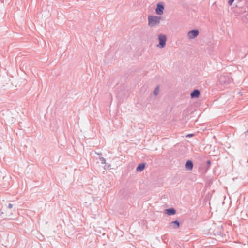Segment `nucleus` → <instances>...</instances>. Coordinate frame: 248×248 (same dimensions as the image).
Segmentation results:
<instances>
[{"mask_svg":"<svg viewBox=\"0 0 248 248\" xmlns=\"http://www.w3.org/2000/svg\"><path fill=\"white\" fill-rule=\"evenodd\" d=\"M161 18L160 16L149 15L148 16V25L150 27L158 25L160 22Z\"/></svg>","mask_w":248,"mask_h":248,"instance_id":"obj_1","label":"nucleus"},{"mask_svg":"<svg viewBox=\"0 0 248 248\" xmlns=\"http://www.w3.org/2000/svg\"><path fill=\"white\" fill-rule=\"evenodd\" d=\"M218 80L219 83L222 85H228L232 82V78L227 75H221Z\"/></svg>","mask_w":248,"mask_h":248,"instance_id":"obj_2","label":"nucleus"},{"mask_svg":"<svg viewBox=\"0 0 248 248\" xmlns=\"http://www.w3.org/2000/svg\"><path fill=\"white\" fill-rule=\"evenodd\" d=\"M159 44L157 45L160 48H164L166 46L167 37L165 35L160 34L158 35Z\"/></svg>","mask_w":248,"mask_h":248,"instance_id":"obj_3","label":"nucleus"},{"mask_svg":"<svg viewBox=\"0 0 248 248\" xmlns=\"http://www.w3.org/2000/svg\"><path fill=\"white\" fill-rule=\"evenodd\" d=\"M164 6L163 3L159 2L157 4L156 8L155 10L157 15H161L163 14Z\"/></svg>","mask_w":248,"mask_h":248,"instance_id":"obj_4","label":"nucleus"},{"mask_svg":"<svg viewBox=\"0 0 248 248\" xmlns=\"http://www.w3.org/2000/svg\"><path fill=\"white\" fill-rule=\"evenodd\" d=\"M199 32L197 29H193L188 32V36L189 39H194L199 35Z\"/></svg>","mask_w":248,"mask_h":248,"instance_id":"obj_5","label":"nucleus"},{"mask_svg":"<svg viewBox=\"0 0 248 248\" xmlns=\"http://www.w3.org/2000/svg\"><path fill=\"white\" fill-rule=\"evenodd\" d=\"M200 95V92L198 89H194L191 93V98H198Z\"/></svg>","mask_w":248,"mask_h":248,"instance_id":"obj_6","label":"nucleus"},{"mask_svg":"<svg viewBox=\"0 0 248 248\" xmlns=\"http://www.w3.org/2000/svg\"><path fill=\"white\" fill-rule=\"evenodd\" d=\"M170 227L173 229H177L180 227V222L178 220H175L170 223Z\"/></svg>","mask_w":248,"mask_h":248,"instance_id":"obj_7","label":"nucleus"},{"mask_svg":"<svg viewBox=\"0 0 248 248\" xmlns=\"http://www.w3.org/2000/svg\"><path fill=\"white\" fill-rule=\"evenodd\" d=\"M185 168L188 170H192L193 168V163L190 160H187L185 164Z\"/></svg>","mask_w":248,"mask_h":248,"instance_id":"obj_8","label":"nucleus"},{"mask_svg":"<svg viewBox=\"0 0 248 248\" xmlns=\"http://www.w3.org/2000/svg\"><path fill=\"white\" fill-rule=\"evenodd\" d=\"M176 210L174 208H169L165 210V213L168 215L171 216L175 214Z\"/></svg>","mask_w":248,"mask_h":248,"instance_id":"obj_9","label":"nucleus"},{"mask_svg":"<svg viewBox=\"0 0 248 248\" xmlns=\"http://www.w3.org/2000/svg\"><path fill=\"white\" fill-rule=\"evenodd\" d=\"M145 167V163H142L140 164L136 168V171L138 172H141L142 171Z\"/></svg>","mask_w":248,"mask_h":248,"instance_id":"obj_10","label":"nucleus"},{"mask_svg":"<svg viewBox=\"0 0 248 248\" xmlns=\"http://www.w3.org/2000/svg\"><path fill=\"white\" fill-rule=\"evenodd\" d=\"M154 94L157 95L159 93V86H157L154 91Z\"/></svg>","mask_w":248,"mask_h":248,"instance_id":"obj_11","label":"nucleus"},{"mask_svg":"<svg viewBox=\"0 0 248 248\" xmlns=\"http://www.w3.org/2000/svg\"><path fill=\"white\" fill-rule=\"evenodd\" d=\"M99 159L101 164H106V160L104 157H100Z\"/></svg>","mask_w":248,"mask_h":248,"instance_id":"obj_12","label":"nucleus"},{"mask_svg":"<svg viewBox=\"0 0 248 248\" xmlns=\"http://www.w3.org/2000/svg\"><path fill=\"white\" fill-rule=\"evenodd\" d=\"M234 0H229L228 2V5L231 6L232 5V4L233 3Z\"/></svg>","mask_w":248,"mask_h":248,"instance_id":"obj_13","label":"nucleus"},{"mask_svg":"<svg viewBox=\"0 0 248 248\" xmlns=\"http://www.w3.org/2000/svg\"><path fill=\"white\" fill-rule=\"evenodd\" d=\"M167 238V234H165L162 236L161 238L164 241Z\"/></svg>","mask_w":248,"mask_h":248,"instance_id":"obj_14","label":"nucleus"},{"mask_svg":"<svg viewBox=\"0 0 248 248\" xmlns=\"http://www.w3.org/2000/svg\"><path fill=\"white\" fill-rule=\"evenodd\" d=\"M13 205L11 203H9L8 204V207L10 209H11L13 207Z\"/></svg>","mask_w":248,"mask_h":248,"instance_id":"obj_15","label":"nucleus"},{"mask_svg":"<svg viewBox=\"0 0 248 248\" xmlns=\"http://www.w3.org/2000/svg\"><path fill=\"white\" fill-rule=\"evenodd\" d=\"M211 163V161H210V160H207V162H206V164H207L208 165H210Z\"/></svg>","mask_w":248,"mask_h":248,"instance_id":"obj_16","label":"nucleus"},{"mask_svg":"<svg viewBox=\"0 0 248 248\" xmlns=\"http://www.w3.org/2000/svg\"><path fill=\"white\" fill-rule=\"evenodd\" d=\"M193 136V134H188L187 135L186 137H191Z\"/></svg>","mask_w":248,"mask_h":248,"instance_id":"obj_17","label":"nucleus"},{"mask_svg":"<svg viewBox=\"0 0 248 248\" xmlns=\"http://www.w3.org/2000/svg\"><path fill=\"white\" fill-rule=\"evenodd\" d=\"M97 154L99 156H100L101 155H102V153H97Z\"/></svg>","mask_w":248,"mask_h":248,"instance_id":"obj_18","label":"nucleus"}]
</instances>
